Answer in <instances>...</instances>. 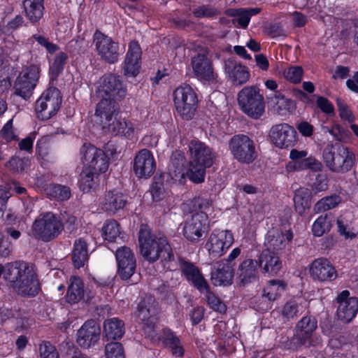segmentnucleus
Listing matches in <instances>:
<instances>
[{"label": "nucleus", "mask_w": 358, "mask_h": 358, "mask_svg": "<svg viewBox=\"0 0 358 358\" xmlns=\"http://www.w3.org/2000/svg\"><path fill=\"white\" fill-rule=\"evenodd\" d=\"M138 241L141 254L146 260L155 262L160 259L164 268L169 271L177 268L178 261L165 236L154 234L146 225H141Z\"/></svg>", "instance_id": "nucleus-1"}, {"label": "nucleus", "mask_w": 358, "mask_h": 358, "mask_svg": "<svg viewBox=\"0 0 358 358\" xmlns=\"http://www.w3.org/2000/svg\"><path fill=\"white\" fill-rule=\"evenodd\" d=\"M4 280L22 296H35L39 289L36 275L27 263L14 262L6 264Z\"/></svg>", "instance_id": "nucleus-2"}, {"label": "nucleus", "mask_w": 358, "mask_h": 358, "mask_svg": "<svg viewBox=\"0 0 358 358\" xmlns=\"http://www.w3.org/2000/svg\"><path fill=\"white\" fill-rule=\"evenodd\" d=\"M325 166L332 172L345 173L350 171L355 164V155L340 142L327 144L322 151Z\"/></svg>", "instance_id": "nucleus-3"}, {"label": "nucleus", "mask_w": 358, "mask_h": 358, "mask_svg": "<svg viewBox=\"0 0 358 358\" xmlns=\"http://www.w3.org/2000/svg\"><path fill=\"white\" fill-rule=\"evenodd\" d=\"M62 230V221L51 212L40 214L32 225L34 236L46 242L58 236Z\"/></svg>", "instance_id": "nucleus-4"}, {"label": "nucleus", "mask_w": 358, "mask_h": 358, "mask_svg": "<svg viewBox=\"0 0 358 358\" xmlns=\"http://www.w3.org/2000/svg\"><path fill=\"white\" fill-rule=\"evenodd\" d=\"M229 148L234 158L241 163L250 164L257 157L255 144L246 135L234 136L229 141Z\"/></svg>", "instance_id": "nucleus-5"}, {"label": "nucleus", "mask_w": 358, "mask_h": 358, "mask_svg": "<svg viewBox=\"0 0 358 358\" xmlns=\"http://www.w3.org/2000/svg\"><path fill=\"white\" fill-rule=\"evenodd\" d=\"M91 120L114 135L122 134L129 136L133 132V124L121 118L119 113H94Z\"/></svg>", "instance_id": "nucleus-6"}, {"label": "nucleus", "mask_w": 358, "mask_h": 358, "mask_svg": "<svg viewBox=\"0 0 358 358\" xmlns=\"http://www.w3.org/2000/svg\"><path fill=\"white\" fill-rule=\"evenodd\" d=\"M81 159L85 167L94 173H104L108 170L109 159L105 152L90 143H85L80 149Z\"/></svg>", "instance_id": "nucleus-7"}, {"label": "nucleus", "mask_w": 358, "mask_h": 358, "mask_svg": "<svg viewBox=\"0 0 358 358\" xmlns=\"http://www.w3.org/2000/svg\"><path fill=\"white\" fill-rule=\"evenodd\" d=\"M39 68L32 65L24 69L18 75L14 84L15 94L24 99L31 97L39 78Z\"/></svg>", "instance_id": "nucleus-8"}, {"label": "nucleus", "mask_w": 358, "mask_h": 358, "mask_svg": "<svg viewBox=\"0 0 358 358\" xmlns=\"http://www.w3.org/2000/svg\"><path fill=\"white\" fill-rule=\"evenodd\" d=\"M268 138L272 144L280 149H287L295 145L297 133L288 124L281 123L273 125L269 130Z\"/></svg>", "instance_id": "nucleus-9"}, {"label": "nucleus", "mask_w": 358, "mask_h": 358, "mask_svg": "<svg viewBox=\"0 0 358 358\" xmlns=\"http://www.w3.org/2000/svg\"><path fill=\"white\" fill-rule=\"evenodd\" d=\"M93 40L97 54L101 59L109 64H114L118 61V43L99 31H95Z\"/></svg>", "instance_id": "nucleus-10"}, {"label": "nucleus", "mask_w": 358, "mask_h": 358, "mask_svg": "<svg viewBox=\"0 0 358 358\" xmlns=\"http://www.w3.org/2000/svg\"><path fill=\"white\" fill-rule=\"evenodd\" d=\"M317 328V322L315 317L310 315L303 316L296 325V329L300 334L292 338L288 348L295 350L302 345L308 347L310 345L312 334Z\"/></svg>", "instance_id": "nucleus-11"}, {"label": "nucleus", "mask_w": 358, "mask_h": 358, "mask_svg": "<svg viewBox=\"0 0 358 358\" xmlns=\"http://www.w3.org/2000/svg\"><path fill=\"white\" fill-rule=\"evenodd\" d=\"M208 231V215L205 213H196L184 222L182 233L191 242L199 241Z\"/></svg>", "instance_id": "nucleus-12"}, {"label": "nucleus", "mask_w": 358, "mask_h": 358, "mask_svg": "<svg viewBox=\"0 0 358 358\" xmlns=\"http://www.w3.org/2000/svg\"><path fill=\"white\" fill-rule=\"evenodd\" d=\"M291 162L286 165L287 171H299L305 169H310L313 171L322 170V163L313 157H308L306 150H298L292 149L289 153Z\"/></svg>", "instance_id": "nucleus-13"}, {"label": "nucleus", "mask_w": 358, "mask_h": 358, "mask_svg": "<svg viewBox=\"0 0 358 358\" xmlns=\"http://www.w3.org/2000/svg\"><path fill=\"white\" fill-rule=\"evenodd\" d=\"M173 102L178 112H194L199 100L196 93L190 85H182L174 90Z\"/></svg>", "instance_id": "nucleus-14"}, {"label": "nucleus", "mask_w": 358, "mask_h": 358, "mask_svg": "<svg viewBox=\"0 0 358 358\" xmlns=\"http://www.w3.org/2000/svg\"><path fill=\"white\" fill-rule=\"evenodd\" d=\"M238 104L243 112H264V97L254 86L244 87L238 95Z\"/></svg>", "instance_id": "nucleus-15"}, {"label": "nucleus", "mask_w": 358, "mask_h": 358, "mask_svg": "<svg viewBox=\"0 0 358 358\" xmlns=\"http://www.w3.org/2000/svg\"><path fill=\"white\" fill-rule=\"evenodd\" d=\"M233 243L234 236L230 231L216 230L210 234L206 246L210 255L217 258L222 256Z\"/></svg>", "instance_id": "nucleus-16"}, {"label": "nucleus", "mask_w": 358, "mask_h": 358, "mask_svg": "<svg viewBox=\"0 0 358 358\" xmlns=\"http://www.w3.org/2000/svg\"><path fill=\"white\" fill-rule=\"evenodd\" d=\"M134 172L139 178H148L155 172L156 164L152 152L142 149L137 152L134 159Z\"/></svg>", "instance_id": "nucleus-17"}, {"label": "nucleus", "mask_w": 358, "mask_h": 358, "mask_svg": "<svg viewBox=\"0 0 358 358\" xmlns=\"http://www.w3.org/2000/svg\"><path fill=\"white\" fill-rule=\"evenodd\" d=\"M349 295L350 292L344 290L336 298L338 303L336 313L338 318L346 323L350 322L358 311V299L349 297Z\"/></svg>", "instance_id": "nucleus-18"}, {"label": "nucleus", "mask_w": 358, "mask_h": 358, "mask_svg": "<svg viewBox=\"0 0 358 358\" xmlns=\"http://www.w3.org/2000/svg\"><path fill=\"white\" fill-rule=\"evenodd\" d=\"M117 263V273L122 280H128L134 273L136 269V259L127 247L118 248L115 253Z\"/></svg>", "instance_id": "nucleus-19"}, {"label": "nucleus", "mask_w": 358, "mask_h": 358, "mask_svg": "<svg viewBox=\"0 0 358 358\" xmlns=\"http://www.w3.org/2000/svg\"><path fill=\"white\" fill-rule=\"evenodd\" d=\"M101 328L93 320L86 321L77 333V343L84 348H89L99 340Z\"/></svg>", "instance_id": "nucleus-20"}, {"label": "nucleus", "mask_w": 358, "mask_h": 358, "mask_svg": "<svg viewBox=\"0 0 358 358\" xmlns=\"http://www.w3.org/2000/svg\"><path fill=\"white\" fill-rule=\"evenodd\" d=\"M97 92L99 94L105 95L106 96L122 98L125 96L126 90L118 76L108 74L99 79Z\"/></svg>", "instance_id": "nucleus-21"}, {"label": "nucleus", "mask_w": 358, "mask_h": 358, "mask_svg": "<svg viewBox=\"0 0 358 358\" xmlns=\"http://www.w3.org/2000/svg\"><path fill=\"white\" fill-rule=\"evenodd\" d=\"M292 238L293 234L290 231H286L284 234L278 229L272 228L267 232L266 236L265 250L278 254L285 248Z\"/></svg>", "instance_id": "nucleus-22"}, {"label": "nucleus", "mask_w": 358, "mask_h": 358, "mask_svg": "<svg viewBox=\"0 0 358 358\" xmlns=\"http://www.w3.org/2000/svg\"><path fill=\"white\" fill-rule=\"evenodd\" d=\"M62 104L60 91L54 87L47 89L36 102V112H57Z\"/></svg>", "instance_id": "nucleus-23"}, {"label": "nucleus", "mask_w": 358, "mask_h": 358, "mask_svg": "<svg viewBox=\"0 0 358 358\" xmlns=\"http://www.w3.org/2000/svg\"><path fill=\"white\" fill-rule=\"evenodd\" d=\"M189 150L191 155V162L194 164H202L211 166L213 164L215 155L209 147L199 141L192 140L189 144Z\"/></svg>", "instance_id": "nucleus-24"}, {"label": "nucleus", "mask_w": 358, "mask_h": 358, "mask_svg": "<svg viewBox=\"0 0 358 358\" xmlns=\"http://www.w3.org/2000/svg\"><path fill=\"white\" fill-rule=\"evenodd\" d=\"M310 273L314 280L320 282L332 281L337 278L335 268L324 258L314 260L311 264Z\"/></svg>", "instance_id": "nucleus-25"}, {"label": "nucleus", "mask_w": 358, "mask_h": 358, "mask_svg": "<svg viewBox=\"0 0 358 358\" xmlns=\"http://www.w3.org/2000/svg\"><path fill=\"white\" fill-rule=\"evenodd\" d=\"M141 49L136 41L129 43L124 62L123 71L127 77H136L141 68Z\"/></svg>", "instance_id": "nucleus-26"}, {"label": "nucleus", "mask_w": 358, "mask_h": 358, "mask_svg": "<svg viewBox=\"0 0 358 358\" xmlns=\"http://www.w3.org/2000/svg\"><path fill=\"white\" fill-rule=\"evenodd\" d=\"M192 65L196 78L203 82H212L217 78L210 61L204 55L193 57Z\"/></svg>", "instance_id": "nucleus-27"}, {"label": "nucleus", "mask_w": 358, "mask_h": 358, "mask_svg": "<svg viewBox=\"0 0 358 358\" xmlns=\"http://www.w3.org/2000/svg\"><path fill=\"white\" fill-rule=\"evenodd\" d=\"M224 72L233 84L236 85H243L250 78V72L248 68L231 59L225 61Z\"/></svg>", "instance_id": "nucleus-28"}, {"label": "nucleus", "mask_w": 358, "mask_h": 358, "mask_svg": "<svg viewBox=\"0 0 358 358\" xmlns=\"http://www.w3.org/2000/svg\"><path fill=\"white\" fill-rule=\"evenodd\" d=\"M233 264L224 262H217L211 271V281L215 285H229L233 282Z\"/></svg>", "instance_id": "nucleus-29"}, {"label": "nucleus", "mask_w": 358, "mask_h": 358, "mask_svg": "<svg viewBox=\"0 0 358 358\" xmlns=\"http://www.w3.org/2000/svg\"><path fill=\"white\" fill-rule=\"evenodd\" d=\"M178 264L187 279L192 282L201 292L208 288V282L204 279L199 268L192 263L178 259Z\"/></svg>", "instance_id": "nucleus-30"}, {"label": "nucleus", "mask_w": 358, "mask_h": 358, "mask_svg": "<svg viewBox=\"0 0 358 358\" xmlns=\"http://www.w3.org/2000/svg\"><path fill=\"white\" fill-rule=\"evenodd\" d=\"M258 262L252 259L243 260L237 270L239 284L245 286L255 282L258 278Z\"/></svg>", "instance_id": "nucleus-31"}, {"label": "nucleus", "mask_w": 358, "mask_h": 358, "mask_svg": "<svg viewBox=\"0 0 358 358\" xmlns=\"http://www.w3.org/2000/svg\"><path fill=\"white\" fill-rule=\"evenodd\" d=\"M259 266L266 273L271 275L277 274L282 268L279 257L270 250H264L257 261Z\"/></svg>", "instance_id": "nucleus-32"}, {"label": "nucleus", "mask_w": 358, "mask_h": 358, "mask_svg": "<svg viewBox=\"0 0 358 358\" xmlns=\"http://www.w3.org/2000/svg\"><path fill=\"white\" fill-rule=\"evenodd\" d=\"M127 203V199L122 193L117 191L107 192L101 201L103 210L115 213L122 209Z\"/></svg>", "instance_id": "nucleus-33"}, {"label": "nucleus", "mask_w": 358, "mask_h": 358, "mask_svg": "<svg viewBox=\"0 0 358 358\" xmlns=\"http://www.w3.org/2000/svg\"><path fill=\"white\" fill-rule=\"evenodd\" d=\"M158 313V303L152 296L146 295L138 305L137 317L140 321L155 318Z\"/></svg>", "instance_id": "nucleus-34"}, {"label": "nucleus", "mask_w": 358, "mask_h": 358, "mask_svg": "<svg viewBox=\"0 0 358 358\" xmlns=\"http://www.w3.org/2000/svg\"><path fill=\"white\" fill-rule=\"evenodd\" d=\"M44 0H23V9L26 17L33 23L38 22L43 15Z\"/></svg>", "instance_id": "nucleus-35"}, {"label": "nucleus", "mask_w": 358, "mask_h": 358, "mask_svg": "<svg viewBox=\"0 0 358 358\" xmlns=\"http://www.w3.org/2000/svg\"><path fill=\"white\" fill-rule=\"evenodd\" d=\"M71 259L75 268L83 267L88 260L87 244L83 239L76 240L71 252Z\"/></svg>", "instance_id": "nucleus-36"}, {"label": "nucleus", "mask_w": 358, "mask_h": 358, "mask_svg": "<svg viewBox=\"0 0 358 358\" xmlns=\"http://www.w3.org/2000/svg\"><path fill=\"white\" fill-rule=\"evenodd\" d=\"M259 8H238L228 10V14L233 17L234 24L245 29L248 27L250 17L257 15L260 12Z\"/></svg>", "instance_id": "nucleus-37"}, {"label": "nucleus", "mask_w": 358, "mask_h": 358, "mask_svg": "<svg viewBox=\"0 0 358 358\" xmlns=\"http://www.w3.org/2000/svg\"><path fill=\"white\" fill-rule=\"evenodd\" d=\"M103 331L107 340H116L124 334V324L118 318L113 317L104 322Z\"/></svg>", "instance_id": "nucleus-38"}, {"label": "nucleus", "mask_w": 358, "mask_h": 358, "mask_svg": "<svg viewBox=\"0 0 358 358\" xmlns=\"http://www.w3.org/2000/svg\"><path fill=\"white\" fill-rule=\"evenodd\" d=\"M311 191L306 187H301L296 190L294 202L295 210L299 214L303 215L306 210L311 206Z\"/></svg>", "instance_id": "nucleus-39"}, {"label": "nucleus", "mask_w": 358, "mask_h": 358, "mask_svg": "<svg viewBox=\"0 0 358 358\" xmlns=\"http://www.w3.org/2000/svg\"><path fill=\"white\" fill-rule=\"evenodd\" d=\"M85 290L82 280L78 277H71L66 293V300L69 303H78L85 296Z\"/></svg>", "instance_id": "nucleus-40"}, {"label": "nucleus", "mask_w": 358, "mask_h": 358, "mask_svg": "<svg viewBox=\"0 0 358 358\" xmlns=\"http://www.w3.org/2000/svg\"><path fill=\"white\" fill-rule=\"evenodd\" d=\"M305 310L304 303L297 300H290L284 305L282 315L287 320H294L301 315Z\"/></svg>", "instance_id": "nucleus-41"}, {"label": "nucleus", "mask_w": 358, "mask_h": 358, "mask_svg": "<svg viewBox=\"0 0 358 358\" xmlns=\"http://www.w3.org/2000/svg\"><path fill=\"white\" fill-rule=\"evenodd\" d=\"M268 107L270 110L277 112L291 111L294 109V103L284 96L275 95L269 99Z\"/></svg>", "instance_id": "nucleus-42"}, {"label": "nucleus", "mask_w": 358, "mask_h": 358, "mask_svg": "<svg viewBox=\"0 0 358 358\" xmlns=\"http://www.w3.org/2000/svg\"><path fill=\"white\" fill-rule=\"evenodd\" d=\"M185 159L179 152H175L171 157V161L168 166V170L170 176L178 177L184 174Z\"/></svg>", "instance_id": "nucleus-43"}, {"label": "nucleus", "mask_w": 358, "mask_h": 358, "mask_svg": "<svg viewBox=\"0 0 358 358\" xmlns=\"http://www.w3.org/2000/svg\"><path fill=\"white\" fill-rule=\"evenodd\" d=\"M99 173H94V171L90 169L85 167L80 173V188L83 192H89L97 184V178Z\"/></svg>", "instance_id": "nucleus-44"}, {"label": "nucleus", "mask_w": 358, "mask_h": 358, "mask_svg": "<svg viewBox=\"0 0 358 358\" xmlns=\"http://www.w3.org/2000/svg\"><path fill=\"white\" fill-rule=\"evenodd\" d=\"M331 217L326 214L319 217L313 223L312 231L315 236H321L331 227Z\"/></svg>", "instance_id": "nucleus-45"}, {"label": "nucleus", "mask_w": 358, "mask_h": 358, "mask_svg": "<svg viewBox=\"0 0 358 358\" xmlns=\"http://www.w3.org/2000/svg\"><path fill=\"white\" fill-rule=\"evenodd\" d=\"M163 343L166 346L171 348L172 354L177 357H180L183 355V349L180 345V341L173 332L167 331Z\"/></svg>", "instance_id": "nucleus-46"}, {"label": "nucleus", "mask_w": 358, "mask_h": 358, "mask_svg": "<svg viewBox=\"0 0 358 358\" xmlns=\"http://www.w3.org/2000/svg\"><path fill=\"white\" fill-rule=\"evenodd\" d=\"M48 194L59 200H67L71 196V189L69 187L59 184H52L47 189Z\"/></svg>", "instance_id": "nucleus-47"}, {"label": "nucleus", "mask_w": 358, "mask_h": 358, "mask_svg": "<svg viewBox=\"0 0 358 358\" xmlns=\"http://www.w3.org/2000/svg\"><path fill=\"white\" fill-rule=\"evenodd\" d=\"M207 166H203L202 164H194L190 161L189 169L187 172V177L189 179L194 183H200L204 180V176L206 173V169Z\"/></svg>", "instance_id": "nucleus-48"}, {"label": "nucleus", "mask_w": 358, "mask_h": 358, "mask_svg": "<svg viewBox=\"0 0 358 358\" xmlns=\"http://www.w3.org/2000/svg\"><path fill=\"white\" fill-rule=\"evenodd\" d=\"M204 291L206 292V297L209 306L215 311L219 312L220 313H225L227 310V306L225 303L210 290L208 285L207 289H203V292Z\"/></svg>", "instance_id": "nucleus-49"}, {"label": "nucleus", "mask_w": 358, "mask_h": 358, "mask_svg": "<svg viewBox=\"0 0 358 358\" xmlns=\"http://www.w3.org/2000/svg\"><path fill=\"white\" fill-rule=\"evenodd\" d=\"M341 201L338 196H327L316 203L314 210L318 213L335 208Z\"/></svg>", "instance_id": "nucleus-50"}, {"label": "nucleus", "mask_w": 358, "mask_h": 358, "mask_svg": "<svg viewBox=\"0 0 358 358\" xmlns=\"http://www.w3.org/2000/svg\"><path fill=\"white\" fill-rule=\"evenodd\" d=\"M103 236L108 241H115L120 234L119 224L114 220H108L102 228Z\"/></svg>", "instance_id": "nucleus-51"}, {"label": "nucleus", "mask_w": 358, "mask_h": 358, "mask_svg": "<svg viewBox=\"0 0 358 358\" xmlns=\"http://www.w3.org/2000/svg\"><path fill=\"white\" fill-rule=\"evenodd\" d=\"M270 285L264 289L262 296L268 298L269 301H274L277 296V292L284 290L285 284L280 280H273L269 282Z\"/></svg>", "instance_id": "nucleus-52"}, {"label": "nucleus", "mask_w": 358, "mask_h": 358, "mask_svg": "<svg viewBox=\"0 0 358 358\" xmlns=\"http://www.w3.org/2000/svg\"><path fill=\"white\" fill-rule=\"evenodd\" d=\"M102 97L101 100L98 103L95 112H115L117 110V104L115 99L117 97L106 96L99 94Z\"/></svg>", "instance_id": "nucleus-53"}, {"label": "nucleus", "mask_w": 358, "mask_h": 358, "mask_svg": "<svg viewBox=\"0 0 358 358\" xmlns=\"http://www.w3.org/2000/svg\"><path fill=\"white\" fill-rule=\"evenodd\" d=\"M212 200L201 196L195 197L189 201V205L192 211L199 210V213H205L210 208L212 205Z\"/></svg>", "instance_id": "nucleus-54"}, {"label": "nucleus", "mask_w": 358, "mask_h": 358, "mask_svg": "<svg viewBox=\"0 0 358 358\" xmlns=\"http://www.w3.org/2000/svg\"><path fill=\"white\" fill-rule=\"evenodd\" d=\"M106 358H125L124 349L120 343L110 342L105 346Z\"/></svg>", "instance_id": "nucleus-55"}, {"label": "nucleus", "mask_w": 358, "mask_h": 358, "mask_svg": "<svg viewBox=\"0 0 358 358\" xmlns=\"http://www.w3.org/2000/svg\"><path fill=\"white\" fill-rule=\"evenodd\" d=\"M67 58V55L63 52H59L55 56L50 66V72L54 77L58 76V75L62 71Z\"/></svg>", "instance_id": "nucleus-56"}, {"label": "nucleus", "mask_w": 358, "mask_h": 358, "mask_svg": "<svg viewBox=\"0 0 358 358\" xmlns=\"http://www.w3.org/2000/svg\"><path fill=\"white\" fill-rule=\"evenodd\" d=\"M303 75V69L301 66H290L283 71L284 77L290 82L296 83L301 81Z\"/></svg>", "instance_id": "nucleus-57"}, {"label": "nucleus", "mask_w": 358, "mask_h": 358, "mask_svg": "<svg viewBox=\"0 0 358 358\" xmlns=\"http://www.w3.org/2000/svg\"><path fill=\"white\" fill-rule=\"evenodd\" d=\"M41 358H59L54 345L49 341H43L39 346Z\"/></svg>", "instance_id": "nucleus-58"}, {"label": "nucleus", "mask_w": 358, "mask_h": 358, "mask_svg": "<svg viewBox=\"0 0 358 358\" xmlns=\"http://www.w3.org/2000/svg\"><path fill=\"white\" fill-rule=\"evenodd\" d=\"M29 160L27 158L13 157L7 163V166L14 172H22L28 166Z\"/></svg>", "instance_id": "nucleus-59"}, {"label": "nucleus", "mask_w": 358, "mask_h": 358, "mask_svg": "<svg viewBox=\"0 0 358 358\" xmlns=\"http://www.w3.org/2000/svg\"><path fill=\"white\" fill-rule=\"evenodd\" d=\"M15 74V69L10 65H4L0 69V85L7 87L10 85V78Z\"/></svg>", "instance_id": "nucleus-60"}, {"label": "nucleus", "mask_w": 358, "mask_h": 358, "mask_svg": "<svg viewBox=\"0 0 358 358\" xmlns=\"http://www.w3.org/2000/svg\"><path fill=\"white\" fill-rule=\"evenodd\" d=\"M157 317L148 319L145 321H141L143 324L142 328L146 336L150 338L152 340L159 339L157 334L155 330V322Z\"/></svg>", "instance_id": "nucleus-61"}, {"label": "nucleus", "mask_w": 358, "mask_h": 358, "mask_svg": "<svg viewBox=\"0 0 358 358\" xmlns=\"http://www.w3.org/2000/svg\"><path fill=\"white\" fill-rule=\"evenodd\" d=\"M343 343L340 338H332L329 340L326 352L332 357H337L341 355Z\"/></svg>", "instance_id": "nucleus-62"}, {"label": "nucleus", "mask_w": 358, "mask_h": 358, "mask_svg": "<svg viewBox=\"0 0 358 358\" xmlns=\"http://www.w3.org/2000/svg\"><path fill=\"white\" fill-rule=\"evenodd\" d=\"M338 231L345 238H354L355 234L351 231V228L348 221L343 217H340L337 220Z\"/></svg>", "instance_id": "nucleus-63"}, {"label": "nucleus", "mask_w": 358, "mask_h": 358, "mask_svg": "<svg viewBox=\"0 0 358 358\" xmlns=\"http://www.w3.org/2000/svg\"><path fill=\"white\" fill-rule=\"evenodd\" d=\"M194 15L197 17H211L218 14L217 9L211 6H201L195 8L193 11Z\"/></svg>", "instance_id": "nucleus-64"}]
</instances>
